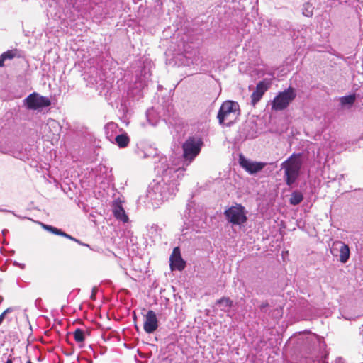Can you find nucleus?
<instances>
[{"label":"nucleus","mask_w":363,"mask_h":363,"mask_svg":"<svg viewBox=\"0 0 363 363\" xmlns=\"http://www.w3.org/2000/svg\"><path fill=\"white\" fill-rule=\"evenodd\" d=\"M115 140L119 147L123 148L128 146L130 142V138L126 133H123L118 135L115 138Z\"/></svg>","instance_id":"21"},{"label":"nucleus","mask_w":363,"mask_h":363,"mask_svg":"<svg viewBox=\"0 0 363 363\" xmlns=\"http://www.w3.org/2000/svg\"><path fill=\"white\" fill-rule=\"evenodd\" d=\"M112 208L113 215L118 220H120L123 223L128 222V217L125 213L121 200H115L113 202Z\"/></svg>","instance_id":"14"},{"label":"nucleus","mask_w":363,"mask_h":363,"mask_svg":"<svg viewBox=\"0 0 363 363\" xmlns=\"http://www.w3.org/2000/svg\"><path fill=\"white\" fill-rule=\"evenodd\" d=\"M156 157H159L157 148L150 146L143 150V158H155Z\"/></svg>","instance_id":"22"},{"label":"nucleus","mask_w":363,"mask_h":363,"mask_svg":"<svg viewBox=\"0 0 363 363\" xmlns=\"http://www.w3.org/2000/svg\"><path fill=\"white\" fill-rule=\"evenodd\" d=\"M184 225L186 229L191 228L196 233L201 232L206 225V216L202 207L190 202L186 205L184 213Z\"/></svg>","instance_id":"2"},{"label":"nucleus","mask_w":363,"mask_h":363,"mask_svg":"<svg viewBox=\"0 0 363 363\" xmlns=\"http://www.w3.org/2000/svg\"><path fill=\"white\" fill-rule=\"evenodd\" d=\"M150 76L151 72L150 68L144 66L143 68L140 71V74H137V79L135 82L139 84L140 87L143 88L147 85V82L149 81Z\"/></svg>","instance_id":"17"},{"label":"nucleus","mask_w":363,"mask_h":363,"mask_svg":"<svg viewBox=\"0 0 363 363\" xmlns=\"http://www.w3.org/2000/svg\"><path fill=\"white\" fill-rule=\"evenodd\" d=\"M74 338L75 341L78 343H82L84 342L85 340V332L80 329L77 328L74 330L73 333Z\"/></svg>","instance_id":"23"},{"label":"nucleus","mask_w":363,"mask_h":363,"mask_svg":"<svg viewBox=\"0 0 363 363\" xmlns=\"http://www.w3.org/2000/svg\"><path fill=\"white\" fill-rule=\"evenodd\" d=\"M239 163L243 169L251 174L261 171L267 164L261 162H252L246 159L243 155H240Z\"/></svg>","instance_id":"11"},{"label":"nucleus","mask_w":363,"mask_h":363,"mask_svg":"<svg viewBox=\"0 0 363 363\" xmlns=\"http://www.w3.org/2000/svg\"><path fill=\"white\" fill-rule=\"evenodd\" d=\"M330 252L333 257H339L342 263H346L350 257L349 247L342 241L334 242L330 247Z\"/></svg>","instance_id":"9"},{"label":"nucleus","mask_w":363,"mask_h":363,"mask_svg":"<svg viewBox=\"0 0 363 363\" xmlns=\"http://www.w3.org/2000/svg\"><path fill=\"white\" fill-rule=\"evenodd\" d=\"M96 291H97V289L96 287L93 288L91 295V298L92 300L95 299V296H96Z\"/></svg>","instance_id":"31"},{"label":"nucleus","mask_w":363,"mask_h":363,"mask_svg":"<svg viewBox=\"0 0 363 363\" xmlns=\"http://www.w3.org/2000/svg\"><path fill=\"white\" fill-rule=\"evenodd\" d=\"M270 86L271 82L269 79H263L257 84L255 90L251 95V104L253 106H255L261 100Z\"/></svg>","instance_id":"10"},{"label":"nucleus","mask_w":363,"mask_h":363,"mask_svg":"<svg viewBox=\"0 0 363 363\" xmlns=\"http://www.w3.org/2000/svg\"><path fill=\"white\" fill-rule=\"evenodd\" d=\"M335 363H345V360L342 357H337L335 359Z\"/></svg>","instance_id":"33"},{"label":"nucleus","mask_w":363,"mask_h":363,"mask_svg":"<svg viewBox=\"0 0 363 363\" xmlns=\"http://www.w3.org/2000/svg\"><path fill=\"white\" fill-rule=\"evenodd\" d=\"M38 223L41 225V227L44 230H47V231H48V232H50V233H51L52 234H55V235H60V234H62V230H60V229H58V228H57L55 227H53L52 225H49L45 224V223H41V222H39Z\"/></svg>","instance_id":"24"},{"label":"nucleus","mask_w":363,"mask_h":363,"mask_svg":"<svg viewBox=\"0 0 363 363\" xmlns=\"http://www.w3.org/2000/svg\"><path fill=\"white\" fill-rule=\"evenodd\" d=\"M26 108L29 110H38L48 107L51 101L48 97L40 95L36 92L29 94L24 100Z\"/></svg>","instance_id":"8"},{"label":"nucleus","mask_w":363,"mask_h":363,"mask_svg":"<svg viewBox=\"0 0 363 363\" xmlns=\"http://www.w3.org/2000/svg\"><path fill=\"white\" fill-rule=\"evenodd\" d=\"M355 94H350L340 98V103L343 108H350L355 101Z\"/></svg>","instance_id":"19"},{"label":"nucleus","mask_w":363,"mask_h":363,"mask_svg":"<svg viewBox=\"0 0 363 363\" xmlns=\"http://www.w3.org/2000/svg\"><path fill=\"white\" fill-rule=\"evenodd\" d=\"M159 230L158 225L153 224L150 226L148 231L150 234L153 235L154 233L157 234Z\"/></svg>","instance_id":"26"},{"label":"nucleus","mask_w":363,"mask_h":363,"mask_svg":"<svg viewBox=\"0 0 363 363\" xmlns=\"http://www.w3.org/2000/svg\"><path fill=\"white\" fill-rule=\"evenodd\" d=\"M228 222L234 225H242L246 223L247 211L241 204L232 206L224 211Z\"/></svg>","instance_id":"7"},{"label":"nucleus","mask_w":363,"mask_h":363,"mask_svg":"<svg viewBox=\"0 0 363 363\" xmlns=\"http://www.w3.org/2000/svg\"><path fill=\"white\" fill-rule=\"evenodd\" d=\"M6 363H13L12 359L10 358L8 359L7 361L6 362Z\"/></svg>","instance_id":"36"},{"label":"nucleus","mask_w":363,"mask_h":363,"mask_svg":"<svg viewBox=\"0 0 363 363\" xmlns=\"http://www.w3.org/2000/svg\"><path fill=\"white\" fill-rule=\"evenodd\" d=\"M303 161L301 154H293L281 164L284 170V179L286 184L291 186L299 177Z\"/></svg>","instance_id":"3"},{"label":"nucleus","mask_w":363,"mask_h":363,"mask_svg":"<svg viewBox=\"0 0 363 363\" xmlns=\"http://www.w3.org/2000/svg\"><path fill=\"white\" fill-rule=\"evenodd\" d=\"M13 309L11 308H8L6 309L1 315H0V325L2 323L3 320L5 318L6 314L12 312Z\"/></svg>","instance_id":"25"},{"label":"nucleus","mask_w":363,"mask_h":363,"mask_svg":"<svg viewBox=\"0 0 363 363\" xmlns=\"http://www.w3.org/2000/svg\"><path fill=\"white\" fill-rule=\"evenodd\" d=\"M328 357V354H325L324 356H321L320 357L318 358L315 361H314V363H328L326 361Z\"/></svg>","instance_id":"27"},{"label":"nucleus","mask_w":363,"mask_h":363,"mask_svg":"<svg viewBox=\"0 0 363 363\" xmlns=\"http://www.w3.org/2000/svg\"><path fill=\"white\" fill-rule=\"evenodd\" d=\"M60 236H62V237H64V238H67V239H69V240H72V241L76 240V238H75L72 237V235H69V234L66 233L65 232H64V231H62V234H60Z\"/></svg>","instance_id":"28"},{"label":"nucleus","mask_w":363,"mask_h":363,"mask_svg":"<svg viewBox=\"0 0 363 363\" xmlns=\"http://www.w3.org/2000/svg\"><path fill=\"white\" fill-rule=\"evenodd\" d=\"M170 267L172 270L182 271L185 268L186 262L182 259L179 247H175L173 250L170 259Z\"/></svg>","instance_id":"13"},{"label":"nucleus","mask_w":363,"mask_h":363,"mask_svg":"<svg viewBox=\"0 0 363 363\" xmlns=\"http://www.w3.org/2000/svg\"><path fill=\"white\" fill-rule=\"evenodd\" d=\"M106 127L112 129L116 127V124L114 123H109L106 125Z\"/></svg>","instance_id":"32"},{"label":"nucleus","mask_w":363,"mask_h":363,"mask_svg":"<svg viewBox=\"0 0 363 363\" xmlns=\"http://www.w3.org/2000/svg\"><path fill=\"white\" fill-rule=\"evenodd\" d=\"M296 91L295 89L289 86L283 91L279 92L272 101V109L283 111L295 99Z\"/></svg>","instance_id":"6"},{"label":"nucleus","mask_w":363,"mask_h":363,"mask_svg":"<svg viewBox=\"0 0 363 363\" xmlns=\"http://www.w3.org/2000/svg\"><path fill=\"white\" fill-rule=\"evenodd\" d=\"M21 266V268H23L24 267V264H19Z\"/></svg>","instance_id":"39"},{"label":"nucleus","mask_w":363,"mask_h":363,"mask_svg":"<svg viewBox=\"0 0 363 363\" xmlns=\"http://www.w3.org/2000/svg\"><path fill=\"white\" fill-rule=\"evenodd\" d=\"M60 131L59 123L54 119H48L44 127V132L48 133V137L51 138L54 135H58Z\"/></svg>","instance_id":"15"},{"label":"nucleus","mask_w":363,"mask_h":363,"mask_svg":"<svg viewBox=\"0 0 363 363\" xmlns=\"http://www.w3.org/2000/svg\"><path fill=\"white\" fill-rule=\"evenodd\" d=\"M74 242H76L79 245L86 246V247H89V245L88 244H84V243L82 242L79 240H78L77 238H76V240H74Z\"/></svg>","instance_id":"34"},{"label":"nucleus","mask_w":363,"mask_h":363,"mask_svg":"<svg viewBox=\"0 0 363 363\" xmlns=\"http://www.w3.org/2000/svg\"><path fill=\"white\" fill-rule=\"evenodd\" d=\"M161 166L155 167L161 178L154 181L147 188L145 195L140 196L138 200L139 205L147 208H157L164 201L172 199L178 191L179 179L184 175V167L169 166L164 164L166 157H160Z\"/></svg>","instance_id":"1"},{"label":"nucleus","mask_w":363,"mask_h":363,"mask_svg":"<svg viewBox=\"0 0 363 363\" xmlns=\"http://www.w3.org/2000/svg\"><path fill=\"white\" fill-rule=\"evenodd\" d=\"M203 141L199 138L189 137L182 145L184 164L188 166L199 154Z\"/></svg>","instance_id":"5"},{"label":"nucleus","mask_w":363,"mask_h":363,"mask_svg":"<svg viewBox=\"0 0 363 363\" xmlns=\"http://www.w3.org/2000/svg\"><path fill=\"white\" fill-rule=\"evenodd\" d=\"M303 199V194L299 191H294L289 199V203L292 206H296L301 203Z\"/></svg>","instance_id":"20"},{"label":"nucleus","mask_w":363,"mask_h":363,"mask_svg":"<svg viewBox=\"0 0 363 363\" xmlns=\"http://www.w3.org/2000/svg\"><path fill=\"white\" fill-rule=\"evenodd\" d=\"M239 116V104L233 101H225L220 107L217 118L220 125L230 126Z\"/></svg>","instance_id":"4"},{"label":"nucleus","mask_w":363,"mask_h":363,"mask_svg":"<svg viewBox=\"0 0 363 363\" xmlns=\"http://www.w3.org/2000/svg\"><path fill=\"white\" fill-rule=\"evenodd\" d=\"M22 57V52L18 49L9 50L3 52L0 55V67L4 66V62L6 60H11L14 58H20Z\"/></svg>","instance_id":"16"},{"label":"nucleus","mask_w":363,"mask_h":363,"mask_svg":"<svg viewBox=\"0 0 363 363\" xmlns=\"http://www.w3.org/2000/svg\"><path fill=\"white\" fill-rule=\"evenodd\" d=\"M186 58V62H182V65H187V66H189L190 64H197V60H191V62L189 61V57H185Z\"/></svg>","instance_id":"29"},{"label":"nucleus","mask_w":363,"mask_h":363,"mask_svg":"<svg viewBox=\"0 0 363 363\" xmlns=\"http://www.w3.org/2000/svg\"><path fill=\"white\" fill-rule=\"evenodd\" d=\"M269 306V303L267 301H264V302H262L260 305H259V308L262 311H264V310L265 309V308L268 307Z\"/></svg>","instance_id":"30"},{"label":"nucleus","mask_w":363,"mask_h":363,"mask_svg":"<svg viewBox=\"0 0 363 363\" xmlns=\"http://www.w3.org/2000/svg\"><path fill=\"white\" fill-rule=\"evenodd\" d=\"M2 301H3V297L0 296V304L1 303Z\"/></svg>","instance_id":"38"},{"label":"nucleus","mask_w":363,"mask_h":363,"mask_svg":"<svg viewBox=\"0 0 363 363\" xmlns=\"http://www.w3.org/2000/svg\"><path fill=\"white\" fill-rule=\"evenodd\" d=\"M303 13L306 16H312V11H306V12L303 11Z\"/></svg>","instance_id":"35"},{"label":"nucleus","mask_w":363,"mask_h":363,"mask_svg":"<svg viewBox=\"0 0 363 363\" xmlns=\"http://www.w3.org/2000/svg\"><path fill=\"white\" fill-rule=\"evenodd\" d=\"M233 301L228 297H223L216 301V304L218 306L220 310L226 312L233 306Z\"/></svg>","instance_id":"18"},{"label":"nucleus","mask_w":363,"mask_h":363,"mask_svg":"<svg viewBox=\"0 0 363 363\" xmlns=\"http://www.w3.org/2000/svg\"><path fill=\"white\" fill-rule=\"evenodd\" d=\"M6 232H7V230H4L2 231L3 235H5V234H6Z\"/></svg>","instance_id":"37"},{"label":"nucleus","mask_w":363,"mask_h":363,"mask_svg":"<svg viewBox=\"0 0 363 363\" xmlns=\"http://www.w3.org/2000/svg\"><path fill=\"white\" fill-rule=\"evenodd\" d=\"M158 328V320L153 311H148L143 324L144 330L148 333H153Z\"/></svg>","instance_id":"12"}]
</instances>
